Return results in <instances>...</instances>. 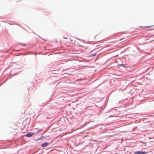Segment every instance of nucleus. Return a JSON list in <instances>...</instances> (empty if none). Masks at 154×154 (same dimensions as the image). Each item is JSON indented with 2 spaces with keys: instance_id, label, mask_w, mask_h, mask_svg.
I'll list each match as a JSON object with an SVG mask.
<instances>
[{
  "instance_id": "obj_2",
  "label": "nucleus",
  "mask_w": 154,
  "mask_h": 154,
  "mask_svg": "<svg viewBox=\"0 0 154 154\" xmlns=\"http://www.w3.org/2000/svg\"><path fill=\"white\" fill-rule=\"evenodd\" d=\"M135 154H146V152L140 151H136L134 152Z\"/></svg>"
},
{
  "instance_id": "obj_9",
  "label": "nucleus",
  "mask_w": 154,
  "mask_h": 154,
  "mask_svg": "<svg viewBox=\"0 0 154 154\" xmlns=\"http://www.w3.org/2000/svg\"><path fill=\"white\" fill-rule=\"evenodd\" d=\"M41 139H39V138L38 139H37L36 140V141H37V140H40Z\"/></svg>"
},
{
  "instance_id": "obj_4",
  "label": "nucleus",
  "mask_w": 154,
  "mask_h": 154,
  "mask_svg": "<svg viewBox=\"0 0 154 154\" xmlns=\"http://www.w3.org/2000/svg\"><path fill=\"white\" fill-rule=\"evenodd\" d=\"M46 138L45 137H44V136H42L40 137L39 138V139H42Z\"/></svg>"
},
{
  "instance_id": "obj_1",
  "label": "nucleus",
  "mask_w": 154,
  "mask_h": 154,
  "mask_svg": "<svg viewBox=\"0 0 154 154\" xmlns=\"http://www.w3.org/2000/svg\"><path fill=\"white\" fill-rule=\"evenodd\" d=\"M34 134V133L28 132L25 136L27 137H31Z\"/></svg>"
},
{
  "instance_id": "obj_8",
  "label": "nucleus",
  "mask_w": 154,
  "mask_h": 154,
  "mask_svg": "<svg viewBox=\"0 0 154 154\" xmlns=\"http://www.w3.org/2000/svg\"><path fill=\"white\" fill-rule=\"evenodd\" d=\"M117 66H123V64H118V65Z\"/></svg>"
},
{
  "instance_id": "obj_6",
  "label": "nucleus",
  "mask_w": 154,
  "mask_h": 154,
  "mask_svg": "<svg viewBox=\"0 0 154 154\" xmlns=\"http://www.w3.org/2000/svg\"><path fill=\"white\" fill-rule=\"evenodd\" d=\"M153 26L152 25V26H145V27H146V28H149V27H151L152 26Z\"/></svg>"
},
{
  "instance_id": "obj_7",
  "label": "nucleus",
  "mask_w": 154,
  "mask_h": 154,
  "mask_svg": "<svg viewBox=\"0 0 154 154\" xmlns=\"http://www.w3.org/2000/svg\"><path fill=\"white\" fill-rule=\"evenodd\" d=\"M42 131V130L40 129L37 131V133L38 134L39 133H40V132H41Z\"/></svg>"
},
{
  "instance_id": "obj_5",
  "label": "nucleus",
  "mask_w": 154,
  "mask_h": 154,
  "mask_svg": "<svg viewBox=\"0 0 154 154\" xmlns=\"http://www.w3.org/2000/svg\"><path fill=\"white\" fill-rule=\"evenodd\" d=\"M79 45L81 47L85 48L86 47V46L85 45Z\"/></svg>"
},
{
  "instance_id": "obj_3",
  "label": "nucleus",
  "mask_w": 154,
  "mask_h": 154,
  "mask_svg": "<svg viewBox=\"0 0 154 154\" xmlns=\"http://www.w3.org/2000/svg\"><path fill=\"white\" fill-rule=\"evenodd\" d=\"M48 145V143L47 142H45L42 143L41 145L42 147H46Z\"/></svg>"
},
{
  "instance_id": "obj_10",
  "label": "nucleus",
  "mask_w": 154,
  "mask_h": 154,
  "mask_svg": "<svg viewBox=\"0 0 154 154\" xmlns=\"http://www.w3.org/2000/svg\"><path fill=\"white\" fill-rule=\"evenodd\" d=\"M153 41H154V40H153Z\"/></svg>"
}]
</instances>
